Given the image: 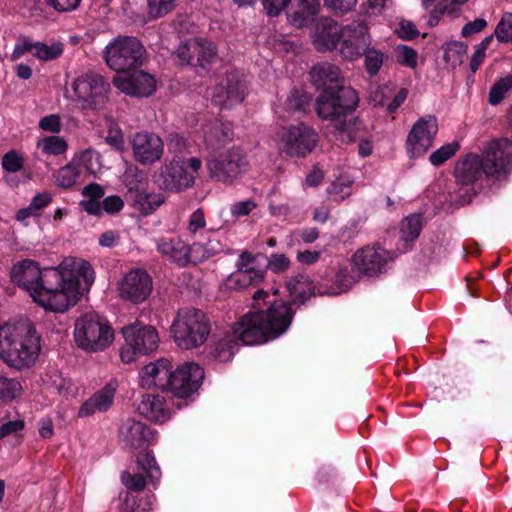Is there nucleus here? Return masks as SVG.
Here are the masks:
<instances>
[{
    "label": "nucleus",
    "mask_w": 512,
    "mask_h": 512,
    "mask_svg": "<svg viewBox=\"0 0 512 512\" xmlns=\"http://www.w3.org/2000/svg\"><path fill=\"white\" fill-rule=\"evenodd\" d=\"M205 143L211 149H219L233 138L231 123L215 120L204 130Z\"/></svg>",
    "instance_id": "2f4dec72"
},
{
    "label": "nucleus",
    "mask_w": 512,
    "mask_h": 512,
    "mask_svg": "<svg viewBox=\"0 0 512 512\" xmlns=\"http://www.w3.org/2000/svg\"><path fill=\"white\" fill-rule=\"evenodd\" d=\"M327 192L333 201H342L351 194L350 184L338 179L328 187Z\"/></svg>",
    "instance_id": "864d4df0"
},
{
    "label": "nucleus",
    "mask_w": 512,
    "mask_h": 512,
    "mask_svg": "<svg viewBox=\"0 0 512 512\" xmlns=\"http://www.w3.org/2000/svg\"><path fill=\"white\" fill-rule=\"evenodd\" d=\"M438 131L437 119L433 116L420 118L407 136V152L411 158L426 153L432 146Z\"/></svg>",
    "instance_id": "aec40b11"
},
{
    "label": "nucleus",
    "mask_w": 512,
    "mask_h": 512,
    "mask_svg": "<svg viewBox=\"0 0 512 512\" xmlns=\"http://www.w3.org/2000/svg\"><path fill=\"white\" fill-rule=\"evenodd\" d=\"M512 88V75H508L506 77L498 80L490 89L489 92V103L491 105L499 104L505 97V95Z\"/></svg>",
    "instance_id": "a19ab883"
},
{
    "label": "nucleus",
    "mask_w": 512,
    "mask_h": 512,
    "mask_svg": "<svg viewBox=\"0 0 512 512\" xmlns=\"http://www.w3.org/2000/svg\"><path fill=\"white\" fill-rule=\"evenodd\" d=\"M1 164L4 171L16 173L22 170L24 159L19 152L11 150L3 155Z\"/></svg>",
    "instance_id": "09e8293b"
},
{
    "label": "nucleus",
    "mask_w": 512,
    "mask_h": 512,
    "mask_svg": "<svg viewBox=\"0 0 512 512\" xmlns=\"http://www.w3.org/2000/svg\"><path fill=\"white\" fill-rule=\"evenodd\" d=\"M256 207L257 204L255 201L248 199L231 204L230 212L232 216L239 218L249 215L253 210L256 209Z\"/></svg>",
    "instance_id": "5fc2aeb1"
},
{
    "label": "nucleus",
    "mask_w": 512,
    "mask_h": 512,
    "mask_svg": "<svg viewBox=\"0 0 512 512\" xmlns=\"http://www.w3.org/2000/svg\"><path fill=\"white\" fill-rule=\"evenodd\" d=\"M153 289L152 278L144 269H132L119 281L118 291L121 299L134 304L144 302Z\"/></svg>",
    "instance_id": "a211bd4d"
},
{
    "label": "nucleus",
    "mask_w": 512,
    "mask_h": 512,
    "mask_svg": "<svg viewBox=\"0 0 512 512\" xmlns=\"http://www.w3.org/2000/svg\"><path fill=\"white\" fill-rule=\"evenodd\" d=\"M78 177V169L72 164H67L57 171L55 181L59 187L70 188L76 183Z\"/></svg>",
    "instance_id": "37998d69"
},
{
    "label": "nucleus",
    "mask_w": 512,
    "mask_h": 512,
    "mask_svg": "<svg viewBox=\"0 0 512 512\" xmlns=\"http://www.w3.org/2000/svg\"><path fill=\"white\" fill-rule=\"evenodd\" d=\"M131 145L135 160L142 165H152L161 159L164 152L162 139L154 133H136Z\"/></svg>",
    "instance_id": "4be33fe9"
},
{
    "label": "nucleus",
    "mask_w": 512,
    "mask_h": 512,
    "mask_svg": "<svg viewBox=\"0 0 512 512\" xmlns=\"http://www.w3.org/2000/svg\"><path fill=\"white\" fill-rule=\"evenodd\" d=\"M247 165L246 155L239 148L213 154L206 163L209 176L221 182H232L247 168Z\"/></svg>",
    "instance_id": "ddd939ff"
},
{
    "label": "nucleus",
    "mask_w": 512,
    "mask_h": 512,
    "mask_svg": "<svg viewBox=\"0 0 512 512\" xmlns=\"http://www.w3.org/2000/svg\"><path fill=\"white\" fill-rule=\"evenodd\" d=\"M124 207V202L118 195H110L102 201V211L108 214L119 213Z\"/></svg>",
    "instance_id": "13d9d810"
},
{
    "label": "nucleus",
    "mask_w": 512,
    "mask_h": 512,
    "mask_svg": "<svg viewBox=\"0 0 512 512\" xmlns=\"http://www.w3.org/2000/svg\"><path fill=\"white\" fill-rule=\"evenodd\" d=\"M299 9L292 15V22L302 26L309 18L315 16L319 8V0H298Z\"/></svg>",
    "instance_id": "ea45409f"
},
{
    "label": "nucleus",
    "mask_w": 512,
    "mask_h": 512,
    "mask_svg": "<svg viewBox=\"0 0 512 512\" xmlns=\"http://www.w3.org/2000/svg\"><path fill=\"white\" fill-rule=\"evenodd\" d=\"M149 14L154 17H162L171 12L175 7V0H147Z\"/></svg>",
    "instance_id": "3c124183"
},
{
    "label": "nucleus",
    "mask_w": 512,
    "mask_h": 512,
    "mask_svg": "<svg viewBox=\"0 0 512 512\" xmlns=\"http://www.w3.org/2000/svg\"><path fill=\"white\" fill-rule=\"evenodd\" d=\"M311 82L322 92L317 96L314 109L319 118L328 121L335 132L352 141V121L348 119L359 104L357 92L345 84L340 68L329 62H321L310 70Z\"/></svg>",
    "instance_id": "f257e3e1"
},
{
    "label": "nucleus",
    "mask_w": 512,
    "mask_h": 512,
    "mask_svg": "<svg viewBox=\"0 0 512 512\" xmlns=\"http://www.w3.org/2000/svg\"><path fill=\"white\" fill-rule=\"evenodd\" d=\"M116 389L117 382L109 381L80 406L78 416L87 417L97 412L102 413L109 410L114 403Z\"/></svg>",
    "instance_id": "bb28decb"
},
{
    "label": "nucleus",
    "mask_w": 512,
    "mask_h": 512,
    "mask_svg": "<svg viewBox=\"0 0 512 512\" xmlns=\"http://www.w3.org/2000/svg\"><path fill=\"white\" fill-rule=\"evenodd\" d=\"M467 45L460 41L449 42L444 51V60L452 68L460 65L467 53Z\"/></svg>",
    "instance_id": "58836bf2"
},
{
    "label": "nucleus",
    "mask_w": 512,
    "mask_h": 512,
    "mask_svg": "<svg viewBox=\"0 0 512 512\" xmlns=\"http://www.w3.org/2000/svg\"><path fill=\"white\" fill-rule=\"evenodd\" d=\"M210 331L209 319L196 308L180 309L171 326L174 341L180 348L187 350L201 346Z\"/></svg>",
    "instance_id": "0eeeda50"
},
{
    "label": "nucleus",
    "mask_w": 512,
    "mask_h": 512,
    "mask_svg": "<svg viewBox=\"0 0 512 512\" xmlns=\"http://www.w3.org/2000/svg\"><path fill=\"white\" fill-rule=\"evenodd\" d=\"M421 229L422 216L420 214L410 215L401 223V239L405 242L414 241L420 235Z\"/></svg>",
    "instance_id": "e433bc0d"
},
{
    "label": "nucleus",
    "mask_w": 512,
    "mask_h": 512,
    "mask_svg": "<svg viewBox=\"0 0 512 512\" xmlns=\"http://www.w3.org/2000/svg\"><path fill=\"white\" fill-rule=\"evenodd\" d=\"M266 13L275 17L288 5L290 0H261Z\"/></svg>",
    "instance_id": "680f3d73"
},
{
    "label": "nucleus",
    "mask_w": 512,
    "mask_h": 512,
    "mask_svg": "<svg viewBox=\"0 0 512 512\" xmlns=\"http://www.w3.org/2000/svg\"><path fill=\"white\" fill-rule=\"evenodd\" d=\"M201 166L202 162L197 157L172 158L165 161L155 172L154 183L164 191L183 192L194 185L196 174Z\"/></svg>",
    "instance_id": "1a4fd4ad"
},
{
    "label": "nucleus",
    "mask_w": 512,
    "mask_h": 512,
    "mask_svg": "<svg viewBox=\"0 0 512 512\" xmlns=\"http://www.w3.org/2000/svg\"><path fill=\"white\" fill-rule=\"evenodd\" d=\"M294 310L283 300L269 302L266 310L257 309L240 318L233 326V334L225 335L211 349L210 355L218 362L229 361L240 340L245 345L266 343L284 334L290 327Z\"/></svg>",
    "instance_id": "f03ea898"
},
{
    "label": "nucleus",
    "mask_w": 512,
    "mask_h": 512,
    "mask_svg": "<svg viewBox=\"0 0 512 512\" xmlns=\"http://www.w3.org/2000/svg\"><path fill=\"white\" fill-rule=\"evenodd\" d=\"M392 260V252L380 246L366 245L352 255V270L362 276L374 277L385 272L386 264Z\"/></svg>",
    "instance_id": "2eb2a0df"
},
{
    "label": "nucleus",
    "mask_w": 512,
    "mask_h": 512,
    "mask_svg": "<svg viewBox=\"0 0 512 512\" xmlns=\"http://www.w3.org/2000/svg\"><path fill=\"white\" fill-rule=\"evenodd\" d=\"M291 265L290 259L285 254L273 253L267 262V269L273 273L280 274L286 272Z\"/></svg>",
    "instance_id": "603ef678"
},
{
    "label": "nucleus",
    "mask_w": 512,
    "mask_h": 512,
    "mask_svg": "<svg viewBox=\"0 0 512 512\" xmlns=\"http://www.w3.org/2000/svg\"><path fill=\"white\" fill-rule=\"evenodd\" d=\"M286 289L295 303H304L314 293L313 282L305 273L291 276L286 281Z\"/></svg>",
    "instance_id": "473e14b6"
},
{
    "label": "nucleus",
    "mask_w": 512,
    "mask_h": 512,
    "mask_svg": "<svg viewBox=\"0 0 512 512\" xmlns=\"http://www.w3.org/2000/svg\"><path fill=\"white\" fill-rule=\"evenodd\" d=\"M370 45L368 27L364 21H354L342 27L338 50L347 60H355L363 55Z\"/></svg>",
    "instance_id": "f3484780"
},
{
    "label": "nucleus",
    "mask_w": 512,
    "mask_h": 512,
    "mask_svg": "<svg viewBox=\"0 0 512 512\" xmlns=\"http://www.w3.org/2000/svg\"><path fill=\"white\" fill-rule=\"evenodd\" d=\"M127 203L142 215H149L165 201L163 194L146 192L140 185H129L125 194Z\"/></svg>",
    "instance_id": "a878e982"
},
{
    "label": "nucleus",
    "mask_w": 512,
    "mask_h": 512,
    "mask_svg": "<svg viewBox=\"0 0 512 512\" xmlns=\"http://www.w3.org/2000/svg\"><path fill=\"white\" fill-rule=\"evenodd\" d=\"M342 27L332 18H321L313 34V44L318 51H332L338 48Z\"/></svg>",
    "instance_id": "393cba45"
},
{
    "label": "nucleus",
    "mask_w": 512,
    "mask_h": 512,
    "mask_svg": "<svg viewBox=\"0 0 512 512\" xmlns=\"http://www.w3.org/2000/svg\"><path fill=\"white\" fill-rule=\"evenodd\" d=\"M39 126L45 131L57 133L61 129L60 118L55 114L45 116L40 120Z\"/></svg>",
    "instance_id": "338daca9"
},
{
    "label": "nucleus",
    "mask_w": 512,
    "mask_h": 512,
    "mask_svg": "<svg viewBox=\"0 0 512 512\" xmlns=\"http://www.w3.org/2000/svg\"><path fill=\"white\" fill-rule=\"evenodd\" d=\"M172 368L171 362L165 358L147 364L140 372L141 387L145 389L157 388L169 392Z\"/></svg>",
    "instance_id": "5701e85b"
},
{
    "label": "nucleus",
    "mask_w": 512,
    "mask_h": 512,
    "mask_svg": "<svg viewBox=\"0 0 512 512\" xmlns=\"http://www.w3.org/2000/svg\"><path fill=\"white\" fill-rule=\"evenodd\" d=\"M74 339L77 346L86 352H102L112 344L114 332L104 316L89 312L76 320Z\"/></svg>",
    "instance_id": "6e6552de"
},
{
    "label": "nucleus",
    "mask_w": 512,
    "mask_h": 512,
    "mask_svg": "<svg viewBox=\"0 0 512 512\" xmlns=\"http://www.w3.org/2000/svg\"><path fill=\"white\" fill-rule=\"evenodd\" d=\"M206 225L204 212L202 209L195 210L189 218L188 230L191 233H196L198 230L204 228Z\"/></svg>",
    "instance_id": "0e129e2a"
},
{
    "label": "nucleus",
    "mask_w": 512,
    "mask_h": 512,
    "mask_svg": "<svg viewBox=\"0 0 512 512\" xmlns=\"http://www.w3.org/2000/svg\"><path fill=\"white\" fill-rule=\"evenodd\" d=\"M176 55L181 64L202 68H207L218 59L216 45L201 37H193L181 42L176 50Z\"/></svg>",
    "instance_id": "dca6fc26"
},
{
    "label": "nucleus",
    "mask_w": 512,
    "mask_h": 512,
    "mask_svg": "<svg viewBox=\"0 0 512 512\" xmlns=\"http://www.w3.org/2000/svg\"><path fill=\"white\" fill-rule=\"evenodd\" d=\"M40 350V336L29 319L21 318L0 326V359L9 367L30 368Z\"/></svg>",
    "instance_id": "39448f33"
},
{
    "label": "nucleus",
    "mask_w": 512,
    "mask_h": 512,
    "mask_svg": "<svg viewBox=\"0 0 512 512\" xmlns=\"http://www.w3.org/2000/svg\"><path fill=\"white\" fill-rule=\"evenodd\" d=\"M363 55L365 56V67L367 72L374 76L378 73L381 66L384 62V54L376 50L375 48H369V46L366 48V50L363 52Z\"/></svg>",
    "instance_id": "a18cd8bd"
},
{
    "label": "nucleus",
    "mask_w": 512,
    "mask_h": 512,
    "mask_svg": "<svg viewBox=\"0 0 512 512\" xmlns=\"http://www.w3.org/2000/svg\"><path fill=\"white\" fill-rule=\"evenodd\" d=\"M62 274L69 275L71 279L76 281L77 288H78V294H77V301L79 300V297L81 296V287L80 283L81 281L86 286L85 288H89L93 281H94V270L91 266V264L87 261H82L77 268V274L74 275L71 271H61Z\"/></svg>",
    "instance_id": "4c0bfd02"
},
{
    "label": "nucleus",
    "mask_w": 512,
    "mask_h": 512,
    "mask_svg": "<svg viewBox=\"0 0 512 512\" xmlns=\"http://www.w3.org/2000/svg\"><path fill=\"white\" fill-rule=\"evenodd\" d=\"M113 84L121 92L136 97L150 96L156 88L154 77L144 71H136L127 76H117Z\"/></svg>",
    "instance_id": "b1692460"
},
{
    "label": "nucleus",
    "mask_w": 512,
    "mask_h": 512,
    "mask_svg": "<svg viewBox=\"0 0 512 512\" xmlns=\"http://www.w3.org/2000/svg\"><path fill=\"white\" fill-rule=\"evenodd\" d=\"M245 93V81L237 72H230L214 87L212 102L223 108H231L244 100Z\"/></svg>",
    "instance_id": "412c9836"
},
{
    "label": "nucleus",
    "mask_w": 512,
    "mask_h": 512,
    "mask_svg": "<svg viewBox=\"0 0 512 512\" xmlns=\"http://www.w3.org/2000/svg\"><path fill=\"white\" fill-rule=\"evenodd\" d=\"M393 90L389 85L379 86L373 95V101L375 105L387 107V103L390 101Z\"/></svg>",
    "instance_id": "e2e57ef3"
},
{
    "label": "nucleus",
    "mask_w": 512,
    "mask_h": 512,
    "mask_svg": "<svg viewBox=\"0 0 512 512\" xmlns=\"http://www.w3.org/2000/svg\"><path fill=\"white\" fill-rule=\"evenodd\" d=\"M120 438L122 442L131 448H140L152 439L150 429L142 422L127 419L120 427Z\"/></svg>",
    "instance_id": "c756f323"
},
{
    "label": "nucleus",
    "mask_w": 512,
    "mask_h": 512,
    "mask_svg": "<svg viewBox=\"0 0 512 512\" xmlns=\"http://www.w3.org/2000/svg\"><path fill=\"white\" fill-rule=\"evenodd\" d=\"M265 272L260 269H237L226 280V286L231 289H244L257 285L264 280Z\"/></svg>",
    "instance_id": "72a5a7b5"
},
{
    "label": "nucleus",
    "mask_w": 512,
    "mask_h": 512,
    "mask_svg": "<svg viewBox=\"0 0 512 512\" xmlns=\"http://www.w3.org/2000/svg\"><path fill=\"white\" fill-rule=\"evenodd\" d=\"M397 34L404 40H412L418 36L419 32L413 22L403 20L399 23Z\"/></svg>",
    "instance_id": "052dcab7"
},
{
    "label": "nucleus",
    "mask_w": 512,
    "mask_h": 512,
    "mask_svg": "<svg viewBox=\"0 0 512 512\" xmlns=\"http://www.w3.org/2000/svg\"><path fill=\"white\" fill-rule=\"evenodd\" d=\"M156 248L179 265L190 263V245H186L179 237H160L156 240Z\"/></svg>",
    "instance_id": "7c9ffc66"
},
{
    "label": "nucleus",
    "mask_w": 512,
    "mask_h": 512,
    "mask_svg": "<svg viewBox=\"0 0 512 512\" xmlns=\"http://www.w3.org/2000/svg\"><path fill=\"white\" fill-rule=\"evenodd\" d=\"M47 384L49 388L62 398L68 399L77 392L75 384L68 378L63 377L58 371L47 374Z\"/></svg>",
    "instance_id": "f704fd0d"
},
{
    "label": "nucleus",
    "mask_w": 512,
    "mask_h": 512,
    "mask_svg": "<svg viewBox=\"0 0 512 512\" xmlns=\"http://www.w3.org/2000/svg\"><path fill=\"white\" fill-rule=\"evenodd\" d=\"M204 379V370L198 364L184 363L172 371L169 392L178 398H188L195 393Z\"/></svg>",
    "instance_id": "6ab92c4d"
},
{
    "label": "nucleus",
    "mask_w": 512,
    "mask_h": 512,
    "mask_svg": "<svg viewBox=\"0 0 512 512\" xmlns=\"http://www.w3.org/2000/svg\"><path fill=\"white\" fill-rule=\"evenodd\" d=\"M318 143V134L310 126L300 123L284 129L280 135V149L290 157H305Z\"/></svg>",
    "instance_id": "4468645a"
},
{
    "label": "nucleus",
    "mask_w": 512,
    "mask_h": 512,
    "mask_svg": "<svg viewBox=\"0 0 512 512\" xmlns=\"http://www.w3.org/2000/svg\"><path fill=\"white\" fill-rule=\"evenodd\" d=\"M42 151L48 155H60L66 152L67 143L59 136H47L38 144Z\"/></svg>",
    "instance_id": "c03bdc74"
},
{
    "label": "nucleus",
    "mask_w": 512,
    "mask_h": 512,
    "mask_svg": "<svg viewBox=\"0 0 512 512\" xmlns=\"http://www.w3.org/2000/svg\"><path fill=\"white\" fill-rule=\"evenodd\" d=\"M495 36L499 42L509 43L512 36V13H505L495 28Z\"/></svg>",
    "instance_id": "8fccbe9b"
},
{
    "label": "nucleus",
    "mask_w": 512,
    "mask_h": 512,
    "mask_svg": "<svg viewBox=\"0 0 512 512\" xmlns=\"http://www.w3.org/2000/svg\"><path fill=\"white\" fill-rule=\"evenodd\" d=\"M137 468L142 473H130L124 471L121 474V481L128 491L121 493L119 498L122 502V512H150L152 506L151 496L148 494L139 496L134 493L141 492L146 486V477L152 484L161 477V471L152 453L140 452L137 456Z\"/></svg>",
    "instance_id": "423d86ee"
},
{
    "label": "nucleus",
    "mask_w": 512,
    "mask_h": 512,
    "mask_svg": "<svg viewBox=\"0 0 512 512\" xmlns=\"http://www.w3.org/2000/svg\"><path fill=\"white\" fill-rule=\"evenodd\" d=\"M512 172V142L493 139L481 155L467 154L455 167L456 182L471 186L485 176L488 181H502Z\"/></svg>",
    "instance_id": "20e7f679"
},
{
    "label": "nucleus",
    "mask_w": 512,
    "mask_h": 512,
    "mask_svg": "<svg viewBox=\"0 0 512 512\" xmlns=\"http://www.w3.org/2000/svg\"><path fill=\"white\" fill-rule=\"evenodd\" d=\"M325 5L337 14H344L354 8L357 0H323Z\"/></svg>",
    "instance_id": "bf43d9fd"
},
{
    "label": "nucleus",
    "mask_w": 512,
    "mask_h": 512,
    "mask_svg": "<svg viewBox=\"0 0 512 512\" xmlns=\"http://www.w3.org/2000/svg\"><path fill=\"white\" fill-rule=\"evenodd\" d=\"M145 53L144 46L137 38L119 36L105 47L104 60L110 69L122 73L141 66Z\"/></svg>",
    "instance_id": "9b49d317"
},
{
    "label": "nucleus",
    "mask_w": 512,
    "mask_h": 512,
    "mask_svg": "<svg viewBox=\"0 0 512 512\" xmlns=\"http://www.w3.org/2000/svg\"><path fill=\"white\" fill-rule=\"evenodd\" d=\"M335 282L341 287L350 288L356 282V279L350 274L347 267H340L335 274Z\"/></svg>",
    "instance_id": "774afa93"
},
{
    "label": "nucleus",
    "mask_w": 512,
    "mask_h": 512,
    "mask_svg": "<svg viewBox=\"0 0 512 512\" xmlns=\"http://www.w3.org/2000/svg\"><path fill=\"white\" fill-rule=\"evenodd\" d=\"M137 410L146 419L158 423L165 422L170 416L165 398L159 394H143Z\"/></svg>",
    "instance_id": "c85d7f7f"
},
{
    "label": "nucleus",
    "mask_w": 512,
    "mask_h": 512,
    "mask_svg": "<svg viewBox=\"0 0 512 512\" xmlns=\"http://www.w3.org/2000/svg\"><path fill=\"white\" fill-rule=\"evenodd\" d=\"M226 243L216 232H209L204 241L190 245V263L198 264L225 251Z\"/></svg>",
    "instance_id": "cd10ccee"
},
{
    "label": "nucleus",
    "mask_w": 512,
    "mask_h": 512,
    "mask_svg": "<svg viewBox=\"0 0 512 512\" xmlns=\"http://www.w3.org/2000/svg\"><path fill=\"white\" fill-rule=\"evenodd\" d=\"M396 61L409 68L417 66L418 54L416 50L407 45H398L395 48Z\"/></svg>",
    "instance_id": "de8ad7c7"
},
{
    "label": "nucleus",
    "mask_w": 512,
    "mask_h": 512,
    "mask_svg": "<svg viewBox=\"0 0 512 512\" xmlns=\"http://www.w3.org/2000/svg\"><path fill=\"white\" fill-rule=\"evenodd\" d=\"M36 48V42H32L31 39L23 37L19 39L14 47V50L11 55V59L13 61L21 58L26 52H30L33 54Z\"/></svg>",
    "instance_id": "6e6d98bb"
},
{
    "label": "nucleus",
    "mask_w": 512,
    "mask_h": 512,
    "mask_svg": "<svg viewBox=\"0 0 512 512\" xmlns=\"http://www.w3.org/2000/svg\"><path fill=\"white\" fill-rule=\"evenodd\" d=\"M22 386L15 378H8L0 373V405L13 401L20 395Z\"/></svg>",
    "instance_id": "c9c22d12"
},
{
    "label": "nucleus",
    "mask_w": 512,
    "mask_h": 512,
    "mask_svg": "<svg viewBox=\"0 0 512 512\" xmlns=\"http://www.w3.org/2000/svg\"><path fill=\"white\" fill-rule=\"evenodd\" d=\"M126 346L120 351L121 360L131 363L137 354L145 355L158 347L159 336L156 329L149 325L131 324L122 328Z\"/></svg>",
    "instance_id": "f8f14e48"
},
{
    "label": "nucleus",
    "mask_w": 512,
    "mask_h": 512,
    "mask_svg": "<svg viewBox=\"0 0 512 512\" xmlns=\"http://www.w3.org/2000/svg\"><path fill=\"white\" fill-rule=\"evenodd\" d=\"M98 242L101 247H115L120 243V234L115 230L105 231L99 236Z\"/></svg>",
    "instance_id": "69168bd1"
},
{
    "label": "nucleus",
    "mask_w": 512,
    "mask_h": 512,
    "mask_svg": "<svg viewBox=\"0 0 512 512\" xmlns=\"http://www.w3.org/2000/svg\"><path fill=\"white\" fill-rule=\"evenodd\" d=\"M459 147V143L457 142H451L441 146L430 155L429 160L431 164L434 166H441L456 154Z\"/></svg>",
    "instance_id": "49530a36"
},
{
    "label": "nucleus",
    "mask_w": 512,
    "mask_h": 512,
    "mask_svg": "<svg viewBox=\"0 0 512 512\" xmlns=\"http://www.w3.org/2000/svg\"><path fill=\"white\" fill-rule=\"evenodd\" d=\"M12 282L29 292L34 302L44 309L63 313L77 303V283L58 268L40 269L37 262L25 259L16 263L10 273Z\"/></svg>",
    "instance_id": "7ed1b4c3"
},
{
    "label": "nucleus",
    "mask_w": 512,
    "mask_h": 512,
    "mask_svg": "<svg viewBox=\"0 0 512 512\" xmlns=\"http://www.w3.org/2000/svg\"><path fill=\"white\" fill-rule=\"evenodd\" d=\"M108 91L109 84L101 75L86 73L72 81L65 96L83 110H96L105 103Z\"/></svg>",
    "instance_id": "9d476101"
},
{
    "label": "nucleus",
    "mask_w": 512,
    "mask_h": 512,
    "mask_svg": "<svg viewBox=\"0 0 512 512\" xmlns=\"http://www.w3.org/2000/svg\"><path fill=\"white\" fill-rule=\"evenodd\" d=\"M63 53L61 43L47 45L42 42H36V48L33 55L42 61H50L59 58Z\"/></svg>",
    "instance_id": "79ce46f5"
},
{
    "label": "nucleus",
    "mask_w": 512,
    "mask_h": 512,
    "mask_svg": "<svg viewBox=\"0 0 512 512\" xmlns=\"http://www.w3.org/2000/svg\"><path fill=\"white\" fill-rule=\"evenodd\" d=\"M52 198V194L49 192L38 193L32 198L29 204L30 209H32L37 214V216H39L41 211L52 202Z\"/></svg>",
    "instance_id": "4d7b16f0"
}]
</instances>
